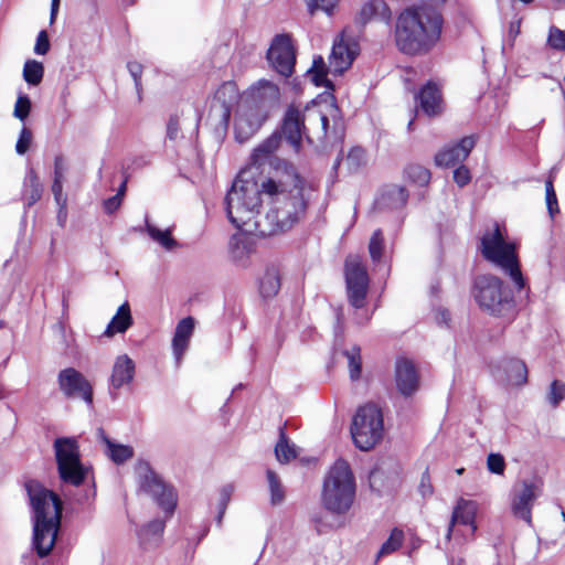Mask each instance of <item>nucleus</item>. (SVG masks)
Listing matches in <instances>:
<instances>
[{
  "label": "nucleus",
  "mask_w": 565,
  "mask_h": 565,
  "mask_svg": "<svg viewBox=\"0 0 565 565\" xmlns=\"http://www.w3.org/2000/svg\"><path fill=\"white\" fill-rule=\"evenodd\" d=\"M302 191L296 168L286 161L260 183L250 170L242 171L225 198L227 217L236 228L263 236L287 231L306 211Z\"/></svg>",
  "instance_id": "1"
},
{
  "label": "nucleus",
  "mask_w": 565,
  "mask_h": 565,
  "mask_svg": "<svg viewBox=\"0 0 565 565\" xmlns=\"http://www.w3.org/2000/svg\"><path fill=\"white\" fill-rule=\"evenodd\" d=\"M441 28V15L434 8L409 7L397 18L396 45L405 54H426L438 43Z\"/></svg>",
  "instance_id": "2"
},
{
  "label": "nucleus",
  "mask_w": 565,
  "mask_h": 565,
  "mask_svg": "<svg viewBox=\"0 0 565 565\" xmlns=\"http://www.w3.org/2000/svg\"><path fill=\"white\" fill-rule=\"evenodd\" d=\"M33 510V544L40 557L50 554L61 524L62 502L57 494L36 481L25 484Z\"/></svg>",
  "instance_id": "3"
},
{
  "label": "nucleus",
  "mask_w": 565,
  "mask_h": 565,
  "mask_svg": "<svg viewBox=\"0 0 565 565\" xmlns=\"http://www.w3.org/2000/svg\"><path fill=\"white\" fill-rule=\"evenodd\" d=\"M356 483L350 465L338 459L327 471L321 490L322 507L335 515H344L352 508Z\"/></svg>",
  "instance_id": "4"
},
{
  "label": "nucleus",
  "mask_w": 565,
  "mask_h": 565,
  "mask_svg": "<svg viewBox=\"0 0 565 565\" xmlns=\"http://www.w3.org/2000/svg\"><path fill=\"white\" fill-rule=\"evenodd\" d=\"M480 250L484 259L499 267L513 281L516 289L524 287L515 244L508 239L505 228L494 224L481 237Z\"/></svg>",
  "instance_id": "5"
},
{
  "label": "nucleus",
  "mask_w": 565,
  "mask_h": 565,
  "mask_svg": "<svg viewBox=\"0 0 565 565\" xmlns=\"http://www.w3.org/2000/svg\"><path fill=\"white\" fill-rule=\"evenodd\" d=\"M305 120V135L309 142L339 137L343 125L340 109L331 98L312 103L301 109Z\"/></svg>",
  "instance_id": "6"
},
{
  "label": "nucleus",
  "mask_w": 565,
  "mask_h": 565,
  "mask_svg": "<svg viewBox=\"0 0 565 565\" xmlns=\"http://www.w3.org/2000/svg\"><path fill=\"white\" fill-rule=\"evenodd\" d=\"M359 53L358 43L350 38L341 34L334 41L331 54L329 56V66L327 67L324 60L318 56L313 60L312 66L307 75L310 81L318 87H331L330 81L327 78L329 72L333 74H342L347 71Z\"/></svg>",
  "instance_id": "7"
},
{
  "label": "nucleus",
  "mask_w": 565,
  "mask_h": 565,
  "mask_svg": "<svg viewBox=\"0 0 565 565\" xmlns=\"http://www.w3.org/2000/svg\"><path fill=\"white\" fill-rule=\"evenodd\" d=\"M383 434L384 422L381 408L373 403L361 406L351 425V435L355 446L367 451L381 441Z\"/></svg>",
  "instance_id": "8"
},
{
  "label": "nucleus",
  "mask_w": 565,
  "mask_h": 565,
  "mask_svg": "<svg viewBox=\"0 0 565 565\" xmlns=\"http://www.w3.org/2000/svg\"><path fill=\"white\" fill-rule=\"evenodd\" d=\"M55 459L60 478L72 486H81L87 468L81 461L79 447L75 438L60 437L54 440Z\"/></svg>",
  "instance_id": "9"
},
{
  "label": "nucleus",
  "mask_w": 565,
  "mask_h": 565,
  "mask_svg": "<svg viewBox=\"0 0 565 565\" xmlns=\"http://www.w3.org/2000/svg\"><path fill=\"white\" fill-rule=\"evenodd\" d=\"M140 488L150 494L157 504L169 515L175 509L177 493L150 468L148 462L139 461L136 466Z\"/></svg>",
  "instance_id": "10"
},
{
  "label": "nucleus",
  "mask_w": 565,
  "mask_h": 565,
  "mask_svg": "<svg viewBox=\"0 0 565 565\" xmlns=\"http://www.w3.org/2000/svg\"><path fill=\"white\" fill-rule=\"evenodd\" d=\"M473 297L480 308L493 315H499L509 301V295L503 290L501 279L491 275L479 276L476 279Z\"/></svg>",
  "instance_id": "11"
},
{
  "label": "nucleus",
  "mask_w": 565,
  "mask_h": 565,
  "mask_svg": "<svg viewBox=\"0 0 565 565\" xmlns=\"http://www.w3.org/2000/svg\"><path fill=\"white\" fill-rule=\"evenodd\" d=\"M345 282L350 305L360 310L365 305L369 289L366 268L359 256H349L345 260Z\"/></svg>",
  "instance_id": "12"
},
{
  "label": "nucleus",
  "mask_w": 565,
  "mask_h": 565,
  "mask_svg": "<svg viewBox=\"0 0 565 565\" xmlns=\"http://www.w3.org/2000/svg\"><path fill=\"white\" fill-rule=\"evenodd\" d=\"M267 118V111L259 105L239 100L234 116L235 138L238 142L250 139Z\"/></svg>",
  "instance_id": "13"
},
{
  "label": "nucleus",
  "mask_w": 565,
  "mask_h": 565,
  "mask_svg": "<svg viewBox=\"0 0 565 565\" xmlns=\"http://www.w3.org/2000/svg\"><path fill=\"white\" fill-rule=\"evenodd\" d=\"M541 492L536 482L522 480L516 482L511 490V511L518 519L527 524L532 522V509Z\"/></svg>",
  "instance_id": "14"
},
{
  "label": "nucleus",
  "mask_w": 565,
  "mask_h": 565,
  "mask_svg": "<svg viewBox=\"0 0 565 565\" xmlns=\"http://www.w3.org/2000/svg\"><path fill=\"white\" fill-rule=\"evenodd\" d=\"M267 60L280 75H291L296 61L291 39L286 34L276 35L267 51Z\"/></svg>",
  "instance_id": "15"
},
{
  "label": "nucleus",
  "mask_w": 565,
  "mask_h": 565,
  "mask_svg": "<svg viewBox=\"0 0 565 565\" xmlns=\"http://www.w3.org/2000/svg\"><path fill=\"white\" fill-rule=\"evenodd\" d=\"M58 387L66 397H78L87 404L93 402V388L88 380L74 367L62 370L57 376Z\"/></svg>",
  "instance_id": "16"
},
{
  "label": "nucleus",
  "mask_w": 565,
  "mask_h": 565,
  "mask_svg": "<svg viewBox=\"0 0 565 565\" xmlns=\"http://www.w3.org/2000/svg\"><path fill=\"white\" fill-rule=\"evenodd\" d=\"M239 90L236 83L228 81L223 83L215 92L211 104V116L218 124L227 126L231 118V109L234 104L239 103Z\"/></svg>",
  "instance_id": "17"
},
{
  "label": "nucleus",
  "mask_w": 565,
  "mask_h": 565,
  "mask_svg": "<svg viewBox=\"0 0 565 565\" xmlns=\"http://www.w3.org/2000/svg\"><path fill=\"white\" fill-rule=\"evenodd\" d=\"M239 232L234 234L228 243V254L231 260L239 266L246 267L249 264L250 256L255 252L254 236H262L259 233H248L238 228Z\"/></svg>",
  "instance_id": "18"
},
{
  "label": "nucleus",
  "mask_w": 565,
  "mask_h": 565,
  "mask_svg": "<svg viewBox=\"0 0 565 565\" xmlns=\"http://www.w3.org/2000/svg\"><path fill=\"white\" fill-rule=\"evenodd\" d=\"M281 134L296 152L300 150L302 136L305 135V120L301 109L291 106L286 111Z\"/></svg>",
  "instance_id": "19"
},
{
  "label": "nucleus",
  "mask_w": 565,
  "mask_h": 565,
  "mask_svg": "<svg viewBox=\"0 0 565 565\" xmlns=\"http://www.w3.org/2000/svg\"><path fill=\"white\" fill-rule=\"evenodd\" d=\"M279 88L276 84L267 79H259L249 87L242 99L259 105L262 109L266 110L267 106L274 105L279 100Z\"/></svg>",
  "instance_id": "20"
},
{
  "label": "nucleus",
  "mask_w": 565,
  "mask_h": 565,
  "mask_svg": "<svg viewBox=\"0 0 565 565\" xmlns=\"http://www.w3.org/2000/svg\"><path fill=\"white\" fill-rule=\"evenodd\" d=\"M473 147L475 139L465 137L457 145L439 151L435 157V162L439 167L455 166L465 161Z\"/></svg>",
  "instance_id": "21"
},
{
  "label": "nucleus",
  "mask_w": 565,
  "mask_h": 565,
  "mask_svg": "<svg viewBox=\"0 0 565 565\" xmlns=\"http://www.w3.org/2000/svg\"><path fill=\"white\" fill-rule=\"evenodd\" d=\"M194 326V319L192 317H185L180 320L175 327L172 338V351L178 365L181 363V360L189 348Z\"/></svg>",
  "instance_id": "22"
},
{
  "label": "nucleus",
  "mask_w": 565,
  "mask_h": 565,
  "mask_svg": "<svg viewBox=\"0 0 565 565\" xmlns=\"http://www.w3.org/2000/svg\"><path fill=\"white\" fill-rule=\"evenodd\" d=\"M136 365L134 360L127 354L118 355L113 364L110 374V385L118 390L129 385L135 379Z\"/></svg>",
  "instance_id": "23"
},
{
  "label": "nucleus",
  "mask_w": 565,
  "mask_h": 565,
  "mask_svg": "<svg viewBox=\"0 0 565 565\" xmlns=\"http://www.w3.org/2000/svg\"><path fill=\"white\" fill-rule=\"evenodd\" d=\"M395 379L398 391L403 395H412L418 387V376L414 364L408 360L396 362Z\"/></svg>",
  "instance_id": "24"
},
{
  "label": "nucleus",
  "mask_w": 565,
  "mask_h": 565,
  "mask_svg": "<svg viewBox=\"0 0 565 565\" xmlns=\"http://www.w3.org/2000/svg\"><path fill=\"white\" fill-rule=\"evenodd\" d=\"M478 504L471 500L459 499L456 507L454 508L450 524L446 534L449 540L452 533L454 525L456 523L470 525L471 532L476 531L475 518L477 514Z\"/></svg>",
  "instance_id": "25"
},
{
  "label": "nucleus",
  "mask_w": 565,
  "mask_h": 565,
  "mask_svg": "<svg viewBox=\"0 0 565 565\" xmlns=\"http://www.w3.org/2000/svg\"><path fill=\"white\" fill-rule=\"evenodd\" d=\"M417 99L422 110L427 116H436L441 111V95L439 88L435 84H426L420 89Z\"/></svg>",
  "instance_id": "26"
},
{
  "label": "nucleus",
  "mask_w": 565,
  "mask_h": 565,
  "mask_svg": "<svg viewBox=\"0 0 565 565\" xmlns=\"http://www.w3.org/2000/svg\"><path fill=\"white\" fill-rule=\"evenodd\" d=\"M359 20L362 23L370 21L388 23L391 20V10L383 0H369L362 6L359 12Z\"/></svg>",
  "instance_id": "27"
},
{
  "label": "nucleus",
  "mask_w": 565,
  "mask_h": 565,
  "mask_svg": "<svg viewBox=\"0 0 565 565\" xmlns=\"http://www.w3.org/2000/svg\"><path fill=\"white\" fill-rule=\"evenodd\" d=\"M407 199L408 194L405 188L395 184L387 185L377 199V205L381 209L396 210L403 207Z\"/></svg>",
  "instance_id": "28"
},
{
  "label": "nucleus",
  "mask_w": 565,
  "mask_h": 565,
  "mask_svg": "<svg viewBox=\"0 0 565 565\" xmlns=\"http://www.w3.org/2000/svg\"><path fill=\"white\" fill-rule=\"evenodd\" d=\"M132 324L131 311L128 302H124L104 331V335L111 338L117 333H124Z\"/></svg>",
  "instance_id": "29"
},
{
  "label": "nucleus",
  "mask_w": 565,
  "mask_h": 565,
  "mask_svg": "<svg viewBox=\"0 0 565 565\" xmlns=\"http://www.w3.org/2000/svg\"><path fill=\"white\" fill-rule=\"evenodd\" d=\"M163 530L164 522L162 520H152L138 532L140 545L145 550H150L158 546L161 541Z\"/></svg>",
  "instance_id": "30"
},
{
  "label": "nucleus",
  "mask_w": 565,
  "mask_h": 565,
  "mask_svg": "<svg viewBox=\"0 0 565 565\" xmlns=\"http://www.w3.org/2000/svg\"><path fill=\"white\" fill-rule=\"evenodd\" d=\"M99 435L105 444V454L111 461L120 465L132 458V447L113 441L105 436L102 429L99 430Z\"/></svg>",
  "instance_id": "31"
},
{
  "label": "nucleus",
  "mask_w": 565,
  "mask_h": 565,
  "mask_svg": "<svg viewBox=\"0 0 565 565\" xmlns=\"http://www.w3.org/2000/svg\"><path fill=\"white\" fill-rule=\"evenodd\" d=\"M507 380L512 385H523L527 382V367L522 360L511 359L504 366Z\"/></svg>",
  "instance_id": "32"
},
{
  "label": "nucleus",
  "mask_w": 565,
  "mask_h": 565,
  "mask_svg": "<svg viewBox=\"0 0 565 565\" xmlns=\"http://www.w3.org/2000/svg\"><path fill=\"white\" fill-rule=\"evenodd\" d=\"M43 192V186L39 180L38 174L33 169H31L24 180V200L29 206L36 203Z\"/></svg>",
  "instance_id": "33"
},
{
  "label": "nucleus",
  "mask_w": 565,
  "mask_h": 565,
  "mask_svg": "<svg viewBox=\"0 0 565 565\" xmlns=\"http://www.w3.org/2000/svg\"><path fill=\"white\" fill-rule=\"evenodd\" d=\"M280 145V136L278 134H273L266 140H264L260 145H258L252 154L253 162L256 164H262L266 159L274 153Z\"/></svg>",
  "instance_id": "34"
},
{
  "label": "nucleus",
  "mask_w": 565,
  "mask_h": 565,
  "mask_svg": "<svg viewBox=\"0 0 565 565\" xmlns=\"http://www.w3.org/2000/svg\"><path fill=\"white\" fill-rule=\"evenodd\" d=\"M146 231L153 242L170 250L177 246L175 239L171 236V230H161L148 220H146Z\"/></svg>",
  "instance_id": "35"
},
{
  "label": "nucleus",
  "mask_w": 565,
  "mask_h": 565,
  "mask_svg": "<svg viewBox=\"0 0 565 565\" xmlns=\"http://www.w3.org/2000/svg\"><path fill=\"white\" fill-rule=\"evenodd\" d=\"M280 288V277L278 269L275 267L268 268L259 285V290L263 297L270 298L277 295Z\"/></svg>",
  "instance_id": "36"
},
{
  "label": "nucleus",
  "mask_w": 565,
  "mask_h": 565,
  "mask_svg": "<svg viewBox=\"0 0 565 565\" xmlns=\"http://www.w3.org/2000/svg\"><path fill=\"white\" fill-rule=\"evenodd\" d=\"M404 177L409 182L424 186L430 181V172L423 166L409 164L404 170Z\"/></svg>",
  "instance_id": "37"
},
{
  "label": "nucleus",
  "mask_w": 565,
  "mask_h": 565,
  "mask_svg": "<svg viewBox=\"0 0 565 565\" xmlns=\"http://www.w3.org/2000/svg\"><path fill=\"white\" fill-rule=\"evenodd\" d=\"M43 74L44 67L41 62L29 60L24 63L23 78L29 85H39L43 78Z\"/></svg>",
  "instance_id": "38"
},
{
  "label": "nucleus",
  "mask_w": 565,
  "mask_h": 565,
  "mask_svg": "<svg viewBox=\"0 0 565 565\" xmlns=\"http://www.w3.org/2000/svg\"><path fill=\"white\" fill-rule=\"evenodd\" d=\"M275 455L277 460L281 463L289 462L297 456L296 447L288 443L282 429H280V438L275 447Z\"/></svg>",
  "instance_id": "39"
},
{
  "label": "nucleus",
  "mask_w": 565,
  "mask_h": 565,
  "mask_svg": "<svg viewBox=\"0 0 565 565\" xmlns=\"http://www.w3.org/2000/svg\"><path fill=\"white\" fill-rule=\"evenodd\" d=\"M344 355L347 356L348 360L350 379L352 381H355L360 377L362 370L360 348L354 345L351 349L347 350L344 352Z\"/></svg>",
  "instance_id": "40"
},
{
  "label": "nucleus",
  "mask_w": 565,
  "mask_h": 565,
  "mask_svg": "<svg viewBox=\"0 0 565 565\" xmlns=\"http://www.w3.org/2000/svg\"><path fill=\"white\" fill-rule=\"evenodd\" d=\"M266 476L270 491V501L275 505L280 504L285 499V492L280 479L273 470H267Z\"/></svg>",
  "instance_id": "41"
},
{
  "label": "nucleus",
  "mask_w": 565,
  "mask_h": 565,
  "mask_svg": "<svg viewBox=\"0 0 565 565\" xmlns=\"http://www.w3.org/2000/svg\"><path fill=\"white\" fill-rule=\"evenodd\" d=\"M404 540L403 531L398 529H394L387 540L382 544L377 557L388 555L395 551H397Z\"/></svg>",
  "instance_id": "42"
},
{
  "label": "nucleus",
  "mask_w": 565,
  "mask_h": 565,
  "mask_svg": "<svg viewBox=\"0 0 565 565\" xmlns=\"http://www.w3.org/2000/svg\"><path fill=\"white\" fill-rule=\"evenodd\" d=\"M565 399V383L554 380L551 385L547 393V402L553 406L556 407L558 404Z\"/></svg>",
  "instance_id": "43"
},
{
  "label": "nucleus",
  "mask_w": 565,
  "mask_h": 565,
  "mask_svg": "<svg viewBox=\"0 0 565 565\" xmlns=\"http://www.w3.org/2000/svg\"><path fill=\"white\" fill-rule=\"evenodd\" d=\"M365 162H366L365 150L360 147L352 148L345 158V163L348 164L349 169H351V170L359 169Z\"/></svg>",
  "instance_id": "44"
},
{
  "label": "nucleus",
  "mask_w": 565,
  "mask_h": 565,
  "mask_svg": "<svg viewBox=\"0 0 565 565\" xmlns=\"http://www.w3.org/2000/svg\"><path fill=\"white\" fill-rule=\"evenodd\" d=\"M31 111V100L24 95L20 94L15 100L13 116L21 121H24Z\"/></svg>",
  "instance_id": "45"
},
{
  "label": "nucleus",
  "mask_w": 565,
  "mask_h": 565,
  "mask_svg": "<svg viewBox=\"0 0 565 565\" xmlns=\"http://www.w3.org/2000/svg\"><path fill=\"white\" fill-rule=\"evenodd\" d=\"M383 243L384 239L382 232L380 230L375 231L372 234L369 243V252L373 260H379L381 258L383 252Z\"/></svg>",
  "instance_id": "46"
},
{
  "label": "nucleus",
  "mask_w": 565,
  "mask_h": 565,
  "mask_svg": "<svg viewBox=\"0 0 565 565\" xmlns=\"http://www.w3.org/2000/svg\"><path fill=\"white\" fill-rule=\"evenodd\" d=\"M340 0H306L308 9L311 14L317 10H321L327 14H331L332 10L337 7Z\"/></svg>",
  "instance_id": "47"
},
{
  "label": "nucleus",
  "mask_w": 565,
  "mask_h": 565,
  "mask_svg": "<svg viewBox=\"0 0 565 565\" xmlns=\"http://www.w3.org/2000/svg\"><path fill=\"white\" fill-rule=\"evenodd\" d=\"M545 199L548 214L551 215V217H554V215L558 212V206L556 193L553 186V181L551 179H548L545 182Z\"/></svg>",
  "instance_id": "48"
},
{
  "label": "nucleus",
  "mask_w": 565,
  "mask_h": 565,
  "mask_svg": "<svg viewBox=\"0 0 565 565\" xmlns=\"http://www.w3.org/2000/svg\"><path fill=\"white\" fill-rule=\"evenodd\" d=\"M32 131L29 128L23 127L20 131V136L15 145V151L19 154H24L29 150L32 143Z\"/></svg>",
  "instance_id": "49"
},
{
  "label": "nucleus",
  "mask_w": 565,
  "mask_h": 565,
  "mask_svg": "<svg viewBox=\"0 0 565 565\" xmlns=\"http://www.w3.org/2000/svg\"><path fill=\"white\" fill-rule=\"evenodd\" d=\"M488 470L495 475H502L505 469V461L500 454H490L487 458Z\"/></svg>",
  "instance_id": "50"
},
{
  "label": "nucleus",
  "mask_w": 565,
  "mask_h": 565,
  "mask_svg": "<svg viewBox=\"0 0 565 565\" xmlns=\"http://www.w3.org/2000/svg\"><path fill=\"white\" fill-rule=\"evenodd\" d=\"M548 44L556 50L565 51V32L557 29L551 28L548 33Z\"/></svg>",
  "instance_id": "51"
},
{
  "label": "nucleus",
  "mask_w": 565,
  "mask_h": 565,
  "mask_svg": "<svg viewBox=\"0 0 565 565\" xmlns=\"http://www.w3.org/2000/svg\"><path fill=\"white\" fill-rule=\"evenodd\" d=\"M418 491L423 498H429L434 493V487L431 484L428 468L422 473L420 481L418 484Z\"/></svg>",
  "instance_id": "52"
},
{
  "label": "nucleus",
  "mask_w": 565,
  "mask_h": 565,
  "mask_svg": "<svg viewBox=\"0 0 565 565\" xmlns=\"http://www.w3.org/2000/svg\"><path fill=\"white\" fill-rule=\"evenodd\" d=\"M49 50H50L49 35H47L46 31L43 30L38 34L36 42L34 45V52H35V54L44 55L49 52Z\"/></svg>",
  "instance_id": "53"
},
{
  "label": "nucleus",
  "mask_w": 565,
  "mask_h": 565,
  "mask_svg": "<svg viewBox=\"0 0 565 565\" xmlns=\"http://www.w3.org/2000/svg\"><path fill=\"white\" fill-rule=\"evenodd\" d=\"M127 68L135 82V86H136L137 90H140L142 65L138 62L132 61V62H128Z\"/></svg>",
  "instance_id": "54"
},
{
  "label": "nucleus",
  "mask_w": 565,
  "mask_h": 565,
  "mask_svg": "<svg viewBox=\"0 0 565 565\" xmlns=\"http://www.w3.org/2000/svg\"><path fill=\"white\" fill-rule=\"evenodd\" d=\"M471 175L467 167L460 166L454 171V180L459 186H465L470 182Z\"/></svg>",
  "instance_id": "55"
},
{
  "label": "nucleus",
  "mask_w": 565,
  "mask_h": 565,
  "mask_svg": "<svg viewBox=\"0 0 565 565\" xmlns=\"http://www.w3.org/2000/svg\"><path fill=\"white\" fill-rule=\"evenodd\" d=\"M52 192L57 205H66L67 199L63 193V181L53 180Z\"/></svg>",
  "instance_id": "56"
},
{
  "label": "nucleus",
  "mask_w": 565,
  "mask_h": 565,
  "mask_svg": "<svg viewBox=\"0 0 565 565\" xmlns=\"http://www.w3.org/2000/svg\"><path fill=\"white\" fill-rule=\"evenodd\" d=\"M230 497H231V489L230 488H224L222 490V492H221V501H220V505H218V514H217V518H216V522H217L218 525H221V523H222V519L224 516L227 503L230 501Z\"/></svg>",
  "instance_id": "57"
},
{
  "label": "nucleus",
  "mask_w": 565,
  "mask_h": 565,
  "mask_svg": "<svg viewBox=\"0 0 565 565\" xmlns=\"http://www.w3.org/2000/svg\"><path fill=\"white\" fill-rule=\"evenodd\" d=\"M180 127H179V120L177 117H172L169 120L168 128H167V135L169 139L175 140L179 136Z\"/></svg>",
  "instance_id": "58"
},
{
  "label": "nucleus",
  "mask_w": 565,
  "mask_h": 565,
  "mask_svg": "<svg viewBox=\"0 0 565 565\" xmlns=\"http://www.w3.org/2000/svg\"><path fill=\"white\" fill-rule=\"evenodd\" d=\"M121 199L119 198V194H116L104 202L105 211L107 213H113L119 207Z\"/></svg>",
  "instance_id": "59"
},
{
  "label": "nucleus",
  "mask_w": 565,
  "mask_h": 565,
  "mask_svg": "<svg viewBox=\"0 0 565 565\" xmlns=\"http://www.w3.org/2000/svg\"><path fill=\"white\" fill-rule=\"evenodd\" d=\"M64 162L61 157L55 158L54 161V180L63 181L64 180Z\"/></svg>",
  "instance_id": "60"
},
{
  "label": "nucleus",
  "mask_w": 565,
  "mask_h": 565,
  "mask_svg": "<svg viewBox=\"0 0 565 565\" xmlns=\"http://www.w3.org/2000/svg\"><path fill=\"white\" fill-rule=\"evenodd\" d=\"M57 206H58L57 222L60 225H64V223L66 221V215H67L66 205H57Z\"/></svg>",
  "instance_id": "61"
},
{
  "label": "nucleus",
  "mask_w": 565,
  "mask_h": 565,
  "mask_svg": "<svg viewBox=\"0 0 565 565\" xmlns=\"http://www.w3.org/2000/svg\"><path fill=\"white\" fill-rule=\"evenodd\" d=\"M60 8V0H52L51 3V15H50V22L53 23L55 21V18L57 15Z\"/></svg>",
  "instance_id": "62"
},
{
  "label": "nucleus",
  "mask_w": 565,
  "mask_h": 565,
  "mask_svg": "<svg viewBox=\"0 0 565 565\" xmlns=\"http://www.w3.org/2000/svg\"><path fill=\"white\" fill-rule=\"evenodd\" d=\"M371 316L369 313H362V315H358L355 317V320H356V323L358 324H363L365 322H367L370 320Z\"/></svg>",
  "instance_id": "63"
},
{
  "label": "nucleus",
  "mask_w": 565,
  "mask_h": 565,
  "mask_svg": "<svg viewBox=\"0 0 565 565\" xmlns=\"http://www.w3.org/2000/svg\"><path fill=\"white\" fill-rule=\"evenodd\" d=\"M125 190H126V181H125V182H122V184L120 185V188H119V190H118V192H117V194H119V198H120V199H121V196L124 195Z\"/></svg>",
  "instance_id": "64"
}]
</instances>
